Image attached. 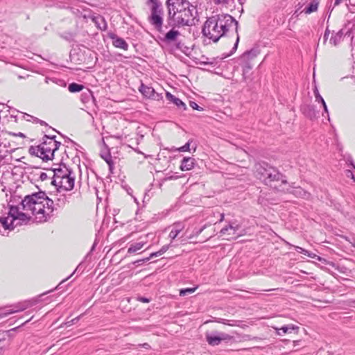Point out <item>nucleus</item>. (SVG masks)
I'll return each instance as SVG.
<instances>
[{"label":"nucleus","mask_w":355,"mask_h":355,"mask_svg":"<svg viewBox=\"0 0 355 355\" xmlns=\"http://www.w3.org/2000/svg\"><path fill=\"white\" fill-rule=\"evenodd\" d=\"M54 202L50 199L44 191L33 193L26 196L18 205H10L9 216L12 218L10 224L12 227H16L21 223L16 222V218L21 210L30 211L35 216L37 223L47 221L52 216L54 211Z\"/></svg>","instance_id":"1"},{"label":"nucleus","mask_w":355,"mask_h":355,"mask_svg":"<svg viewBox=\"0 0 355 355\" xmlns=\"http://www.w3.org/2000/svg\"><path fill=\"white\" fill-rule=\"evenodd\" d=\"M238 21L230 15L218 14L209 17L204 24L202 34L216 42L220 37L226 35L230 32L236 33V40L233 47L235 51L239 42V36L237 33Z\"/></svg>","instance_id":"2"},{"label":"nucleus","mask_w":355,"mask_h":355,"mask_svg":"<svg viewBox=\"0 0 355 355\" xmlns=\"http://www.w3.org/2000/svg\"><path fill=\"white\" fill-rule=\"evenodd\" d=\"M168 26H190L194 24L196 7L188 0H167Z\"/></svg>","instance_id":"3"},{"label":"nucleus","mask_w":355,"mask_h":355,"mask_svg":"<svg viewBox=\"0 0 355 355\" xmlns=\"http://www.w3.org/2000/svg\"><path fill=\"white\" fill-rule=\"evenodd\" d=\"M55 138V135H44L42 144L37 146H30L28 153L31 155L40 157L44 161L52 159L55 151L57 150L61 145V143L57 141Z\"/></svg>","instance_id":"4"},{"label":"nucleus","mask_w":355,"mask_h":355,"mask_svg":"<svg viewBox=\"0 0 355 355\" xmlns=\"http://www.w3.org/2000/svg\"><path fill=\"white\" fill-rule=\"evenodd\" d=\"M256 175L265 184L271 187H276L277 182L286 184L287 181L284 176L279 171L266 163L256 165Z\"/></svg>","instance_id":"5"},{"label":"nucleus","mask_w":355,"mask_h":355,"mask_svg":"<svg viewBox=\"0 0 355 355\" xmlns=\"http://www.w3.org/2000/svg\"><path fill=\"white\" fill-rule=\"evenodd\" d=\"M147 4H151L150 15L148 17L149 22L160 33H164L163 30V10L162 4L158 0H148Z\"/></svg>","instance_id":"6"},{"label":"nucleus","mask_w":355,"mask_h":355,"mask_svg":"<svg viewBox=\"0 0 355 355\" xmlns=\"http://www.w3.org/2000/svg\"><path fill=\"white\" fill-rule=\"evenodd\" d=\"M232 338V336L223 332L206 334V340L211 346L218 345L222 341H228Z\"/></svg>","instance_id":"7"},{"label":"nucleus","mask_w":355,"mask_h":355,"mask_svg":"<svg viewBox=\"0 0 355 355\" xmlns=\"http://www.w3.org/2000/svg\"><path fill=\"white\" fill-rule=\"evenodd\" d=\"M52 171L53 172L52 184L60 179L69 175L72 171L65 164H60L58 167L54 168Z\"/></svg>","instance_id":"8"},{"label":"nucleus","mask_w":355,"mask_h":355,"mask_svg":"<svg viewBox=\"0 0 355 355\" xmlns=\"http://www.w3.org/2000/svg\"><path fill=\"white\" fill-rule=\"evenodd\" d=\"M74 180L75 176L73 174V172H71L69 175H67L62 179L59 180L53 184L55 187L62 188L66 191H71L74 187Z\"/></svg>","instance_id":"9"},{"label":"nucleus","mask_w":355,"mask_h":355,"mask_svg":"<svg viewBox=\"0 0 355 355\" xmlns=\"http://www.w3.org/2000/svg\"><path fill=\"white\" fill-rule=\"evenodd\" d=\"M109 37L112 39V44L116 48L128 50V44L123 38L118 37L114 33H110Z\"/></svg>","instance_id":"10"},{"label":"nucleus","mask_w":355,"mask_h":355,"mask_svg":"<svg viewBox=\"0 0 355 355\" xmlns=\"http://www.w3.org/2000/svg\"><path fill=\"white\" fill-rule=\"evenodd\" d=\"M168 25L166 26L167 28ZM172 28L167 33H165L163 40L166 42L170 43L176 41L178 37L180 35V33L175 29V26H171Z\"/></svg>","instance_id":"11"},{"label":"nucleus","mask_w":355,"mask_h":355,"mask_svg":"<svg viewBox=\"0 0 355 355\" xmlns=\"http://www.w3.org/2000/svg\"><path fill=\"white\" fill-rule=\"evenodd\" d=\"M184 227H185V225L183 223H182V222L175 223L172 225L171 231L170 232L169 235H168L169 238L171 240H174L175 238H177L178 234L184 229Z\"/></svg>","instance_id":"12"},{"label":"nucleus","mask_w":355,"mask_h":355,"mask_svg":"<svg viewBox=\"0 0 355 355\" xmlns=\"http://www.w3.org/2000/svg\"><path fill=\"white\" fill-rule=\"evenodd\" d=\"M195 159L192 157H184L182 160L180 169L183 171H189L194 167Z\"/></svg>","instance_id":"13"},{"label":"nucleus","mask_w":355,"mask_h":355,"mask_svg":"<svg viewBox=\"0 0 355 355\" xmlns=\"http://www.w3.org/2000/svg\"><path fill=\"white\" fill-rule=\"evenodd\" d=\"M166 97L167 100L173 102L178 107L182 108L183 110L187 109L185 103H183L180 98L171 94L170 92H167L166 93Z\"/></svg>","instance_id":"14"},{"label":"nucleus","mask_w":355,"mask_h":355,"mask_svg":"<svg viewBox=\"0 0 355 355\" xmlns=\"http://www.w3.org/2000/svg\"><path fill=\"white\" fill-rule=\"evenodd\" d=\"M311 259L312 263H314L315 266L321 268H325V266L328 264V261L325 259L322 258L318 255L312 254Z\"/></svg>","instance_id":"15"},{"label":"nucleus","mask_w":355,"mask_h":355,"mask_svg":"<svg viewBox=\"0 0 355 355\" xmlns=\"http://www.w3.org/2000/svg\"><path fill=\"white\" fill-rule=\"evenodd\" d=\"M97 28L101 31H105L107 28V23L102 16H97L93 19Z\"/></svg>","instance_id":"16"},{"label":"nucleus","mask_w":355,"mask_h":355,"mask_svg":"<svg viewBox=\"0 0 355 355\" xmlns=\"http://www.w3.org/2000/svg\"><path fill=\"white\" fill-rule=\"evenodd\" d=\"M139 91L144 96L149 98L155 93V89L153 87L144 85V84H141Z\"/></svg>","instance_id":"17"},{"label":"nucleus","mask_w":355,"mask_h":355,"mask_svg":"<svg viewBox=\"0 0 355 355\" xmlns=\"http://www.w3.org/2000/svg\"><path fill=\"white\" fill-rule=\"evenodd\" d=\"M343 35V31L340 30L339 31H338L331 36L330 39V43L334 44V46H336L341 41Z\"/></svg>","instance_id":"18"},{"label":"nucleus","mask_w":355,"mask_h":355,"mask_svg":"<svg viewBox=\"0 0 355 355\" xmlns=\"http://www.w3.org/2000/svg\"><path fill=\"white\" fill-rule=\"evenodd\" d=\"M144 245L145 242H138L131 244L129 248L128 249V253L132 254L136 252L137 251L141 250Z\"/></svg>","instance_id":"19"},{"label":"nucleus","mask_w":355,"mask_h":355,"mask_svg":"<svg viewBox=\"0 0 355 355\" xmlns=\"http://www.w3.org/2000/svg\"><path fill=\"white\" fill-rule=\"evenodd\" d=\"M314 95L315 98V101L320 102L322 105V107L324 108V112L328 114L327 107L325 103V101H324L323 98L320 95L319 92L317 88H315L314 91Z\"/></svg>","instance_id":"20"},{"label":"nucleus","mask_w":355,"mask_h":355,"mask_svg":"<svg viewBox=\"0 0 355 355\" xmlns=\"http://www.w3.org/2000/svg\"><path fill=\"white\" fill-rule=\"evenodd\" d=\"M84 88V86L83 85H80L76 83H72L69 84L68 87V89L71 93H76L82 91Z\"/></svg>","instance_id":"21"},{"label":"nucleus","mask_w":355,"mask_h":355,"mask_svg":"<svg viewBox=\"0 0 355 355\" xmlns=\"http://www.w3.org/2000/svg\"><path fill=\"white\" fill-rule=\"evenodd\" d=\"M294 329L293 325H285L277 329V334L279 335H283L287 333H291Z\"/></svg>","instance_id":"22"},{"label":"nucleus","mask_w":355,"mask_h":355,"mask_svg":"<svg viewBox=\"0 0 355 355\" xmlns=\"http://www.w3.org/2000/svg\"><path fill=\"white\" fill-rule=\"evenodd\" d=\"M30 218L31 216L28 214L20 211L16 218V220L21 221V223H26L30 220Z\"/></svg>","instance_id":"23"},{"label":"nucleus","mask_w":355,"mask_h":355,"mask_svg":"<svg viewBox=\"0 0 355 355\" xmlns=\"http://www.w3.org/2000/svg\"><path fill=\"white\" fill-rule=\"evenodd\" d=\"M257 51L254 49H251L250 51H248L245 52L243 55V58L244 59H252L257 56Z\"/></svg>","instance_id":"24"},{"label":"nucleus","mask_w":355,"mask_h":355,"mask_svg":"<svg viewBox=\"0 0 355 355\" xmlns=\"http://www.w3.org/2000/svg\"><path fill=\"white\" fill-rule=\"evenodd\" d=\"M11 219H10L9 218H1L0 219V222L2 224V225L3 226V227L5 229H10V230H12L15 228V227H12V225L10 224V221L9 222L8 220H10Z\"/></svg>","instance_id":"25"},{"label":"nucleus","mask_w":355,"mask_h":355,"mask_svg":"<svg viewBox=\"0 0 355 355\" xmlns=\"http://www.w3.org/2000/svg\"><path fill=\"white\" fill-rule=\"evenodd\" d=\"M196 289H197V287L181 289L180 291V295L185 296L188 294H191V293H194Z\"/></svg>","instance_id":"26"},{"label":"nucleus","mask_w":355,"mask_h":355,"mask_svg":"<svg viewBox=\"0 0 355 355\" xmlns=\"http://www.w3.org/2000/svg\"><path fill=\"white\" fill-rule=\"evenodd\" d=\"M26 309V306H20L17 309H10L8 312L5 313L3 314V315L6 316V315H8L9 314L14 313L18 312L19 311H23V310H24Z\"/></svg>","instance_id":"27"},{"label":"nucleus","mask_w":355,"mask_h":355,"mask_svg":"<svg viewBox=\"0 0 355 355\" xmlns=\"http://www.w3.org/2000/svg\"><path fill=\"white\" fill-rule=\"evenodd\" d=\"M192 141L189 140L188 142H187L183 146L178 148V150L180 152H186L190 150V145L191 144Z\"/></svg>","instance_id":"28"},{"label":"nucleus","mask_w":355,"mask_h":355,"mask_svg":"<svg viewBox=\"0 0 355 355\" xmlns=\"http://www.w3.org/2000/svg\"><path fill=\"white\" fill-rule=\"evenodd\" d=\"M104 159L107 162V164H108L110 170L112 171L114 163H113V161H112L111 157L109 156L107 157H105Z\"/></svg>","instance_id":"29"},{"label":"nucleus","mask_w":355,"mask_h":355,"mask_svg":"<svg viewBox=\"0 0 355 355\" xmlns=\"http://www.w3.org/2000/svg\"><path fill=\"white\" fill-rule=\"evenodd\" d=\"M23 117L24 119H26L27 121H31L33 123V119H37L36 117L31 116L30 114L23 113Z\"/></svg>","instance_id":"30"},{"label":"nucleus","mask_w":355,"mask_h":355,"mask_svg":"<svg viewBox=\"0 0 355 355\" xmlns=\"http://www.w3.org/2000/svg\"><path fill=\"white\" fill-rule=\"evenodd\" d=\"M190 106L193 109L196 110L201 111L202 110V108L200 107L196 102L194 101H190Z\"/></svg>","instance_id":"31"},{"label":"nucleus","mask_w":355,"mask_h":355,"mask_svg":"<svg viewBox=\"0 0 355 355\" xmlns=\"http://www.w3.org/2000/svg\"><path fill=\"white\" fill-rule=\"evenodd\" d=\"M304 12L305 14L311 13V3H309L306 5L305 8L300 12V14Z\"/></svg>","instance_id":"32"},{"label":"nucleus","mask_w":355,"mask_h":355,"mask_svg":"<svg viewBox=\"0 0 355 355\" xmlns=\"http://www.w3.org/2000/svg\"><path fill=\"white\" fill-rule=\"evenodd\" d=\"M227 227H229V230H232L233 232L232 234H235L236 232L239 228V225H236V226H233L232 224H230L227 226Z\"/></svg>","instance_id":"33"},{"label":"nucleus","mask_w":355,"mask_h":355,"mask_svg":"<svg viewBox=\"0 0 355 355\" xmlns=\"http://www.w3.org/2000/svg\"><path fill=\"white\" fill-rule=\"evenodd\" d=\"M252 69V67L249 64H246L243 69V75H245L247 73H248Z\"/></svg>","instance_id":"34"},{"label":"nucleus","mask_w":355,"mask_h":355,"mask_svg":"<svg viewBox=\"0 0 355 355\" xmlns=\"http://www.w3.org/2000/svg\"><path fill=\"white\" fill-rule=\"evenodd\" d=\"M150 98H152V99L156 100V101H159L160 98H162V96H161V94L155 92V93H153V95L150 96Z\"/></svg>","instance_id":"35"},{"label":"nucleus","mask_w":355,"mask_h":355,"mask_svg":"<svg viewBox=\"0 0 355 355\" xmlns=\"http://www.w3.org/2000/svg\"><path fill=\"white\" fill-rule=\"evenodd\" d=\"M318 1L316 0L312 1V12L316 11L318 10Z\"/></svg>","instance_id":"36"},{"label":"nucleus","mask_w":355,"mask_h":355,"mask_svg":"<svg viewBox=\"0 0 355 355\" xmlns=\"http://www.w3.org/2000/svg\"><path fill=\"white\" fill-rule=\"evenodd\" d=\"M33 123H40L42 125H46V126L48 125L47 123L45 121H44L42 120H40L39 119H33Z\"/></svg>","instance_id":"37"},{"label":"nucleus","mask_w":355,"mask_h":355,"mask_svg":"<svg viewBox=\"0 0 355 355\" xmlns=\"http://www.w3.org/2000/svg\"><path fill=\"white\" fill-rule=\"evenodd\" d=\"M169 248V245H165L162 247V248L159 250L161 254L162 255L165 253Z\"/></svg>","instance_id":"38"},{"label":"nucleus","mask_w":355,"mask_h":355,"mask_svg":"<svg viewBox=\"0 0 355 355\" xmlns=\"http://www.w3.org/2000/svg\"><path fill=\"white\" fill-rule=\"evenodd\" d=\"M346 175L347 177H350L352 179H353L355 181V177H354L352 171H351L350 170L346 171Z\"/></svg>","instance_id":"39"},{"label":"nucleus","mask_w":355,"mask_h":355,"mask_svg":"<svg viewBox=\"0 0 355 355\" xmlns=\"http://www.w3.org/2000/svg\"><path fill=\"white\" fill-rule=\"evenodd\" d=\"M228 0H213L215 4H223L227 3Z\"/></svg>","instance_id":"40"},{"label":"nucleus","mask_w":355,"mask_h":355,"mask_svg":"<svg viewBox=\"0 0 355 355\" xmlns=\"http://www.w3.org/2000/svg\"><path fill=\"white\" fill-rule=\"evenodd\" d=\"M138 300L141 302H145V303H148L150 302V300L148 298H146V297H139L138 298Z\"/></svg>","instance_id":"41"},{"label":"nucleus","mask_w":355,"mask_h":355,"mask_svg":"<svg viewBox=\"0 0 355 355\" xmlns=\"http://www.w3.org/2000/svg\"><path fill=\"white\" fill-rule=\"evenodd\" d=\"M161 253L159 252V251H157V252H153L150 254V257L151 259H153V257H159V256H161Z\"/></svg>","instance_id":"42"},{"label":"nucleus","mask_w":355,"mask_h":355,"mask_svg":"<svg viewBox=\"0 0 355 355\" xmlns=\"http://www.w3.org/2000/svg\"><path fill=\"white\" fill-rule=\"evenodd\" d=\"M40 178L43 181L48 178V175L46 173H41Z\"/></svg>","instance_id":"43"},{"label":"nucleus","mask_w":355,"mask_h":355,"mask_svg":"<svg viewBox=\"0 0 355 355\" xmlns=\"http://www.w3.org/2000/svg\"><path fill=\"white\" fill-rule=\"evenodd\" d=\"M229 230V227L227 226L221 229L220 233V234H225V233Z\"/></svg>","instance_id":"44"},{"label":"nucleus","mask_w":355,"mask_h":355,"mask_svg":"<svg viewBox=\"0 0 355 355\" xmlns=\"http://www.w3.org/2000/svg\"><path fill=\"white\" fill-rule=\"evenodd\" d=\"M78 320V317L74 318V319H72L71 320L67 322L66 324L67 326H69L71 325V324H73L75 321H77Z\"/></svg>","instance_id":"45"},{"label":"nucleus","mask_w":355,"mask_h":355,"mask_svg":"<svg viewBox=\"0 0 355 355\" xmlns=\"http://www.w3.org/2000/svg\"><path fill=\"white\" fill-rule=\"evenodd\" d=\"M206 226L204 225L202 227H201L200 230H198L196 233V236H198L199 234H200L202 233V232L205 229Z\"/></svg>","instance_id":"46"},{"label":"nucleus","mask_w":355,"mask_h":355,"mask_svg":"<svg viewBox=\"0 0 355 355\" xmlns=\"http://www.w3.org/2000/svg\"><path fill=\"white\" fill-rule=\"evenodd\" d=\"M346 78H347V79H350V80H351V81H352V83H354V82H355L354 78V77H353V76H349V77H348V76H347V77H343V78H341V80H343L346 79Z\"/></svg>","instance_id":"47"},{"label":"nucleus","mask_w":355,"mask_h":355,"mask_svg":"<svg viewBox=\"0 0 355 355\" xmlns=\"http://www.w3.org/2000/svg\"><path fill=\"white\" fill-rule=\"evenodd\" d=\"M13 135H16V136H19V137H22V138L26 137V136L24 135V133H22V132H19V133H17V134H15V133H14Z\"/></svg>","instance_id":"48"},{"label":"nucleus","mask_w":355,"mask_h":355,"mask_svg":"<svg viewBox=\"0 0 355 355\" xmlns=\"http://www.w3.org/2000/svg\"><path fill=\"white\" fill-rule=\"evenodd\" d=\"M150 259H151V258H150V257L149 256V257H146V258H144V259H140V261H141L142 262H147V261H149V260H150Z\"/></svg>","instance_id":"49"},{"label":"nucleus","mask_w":355,"mask_h":355,"mask_svg":"<svg viewBox=\"0 0 355 355\" xmlns=\"http://www.w3.org/2000/svg\"><path fill=\"white\" fill-rule=\"evenodd\" d=\"M226 321L227 320L225 319H223V318H219L218 320V322H220V323H223V324H227Z\"/></svg>","instance_id":"50"},{"label":"nucleus","mask_w":355,"mask_h":355,"mask_svg":"<svg viewBox=\"0 0 355 355\" xmlns=\"http://www.w3.org/2000/svg\"><path fill=\"white\" fill-rule=\"evenodd\" d=\"M305 109H306V108H305L304 107H302V110L303 113H304V114H306V115L309 116V112H306V110H305Z\"/></svg>","instance_id":"51"},{"label":"nucleus","mask_w":355,"mask_h":355,"mask_svg":"<svg viewBox=\"0 0 355 355\" xmlns=\"http://www.w3.org/2000/svg\"><path fill=\"white\" fill-rule=\"evenodd\" d=\"M74 272H75V271H73V273H72L70 276H69V277H67L66 279H63V280L60 282V284H62V283L64 282L65 281H67V279H69V278H70V277L73 275V273H74Z\"/></svg>","instance_id":"52"},{"label":"nucleus","mask_w":355,"mask_h":355,"mask_svg":"<svg viewBox=\"0 0 355 355\" xmlns=\"http://www.w3.org/2000/svg\"><path fill=\"white\" fill-rule=\"evenodd\" d=\"M182 44H181L180 42H179L178 44H177V48L179 49H182Z\"/></svg>","instance_id":"53"},{"label":"nucleus","mask_w":355,"mask_h":355,"mask_svg":"<svg viewBox=\"0 0 355 355\" xmlns=\"http://www.w3.org/2000/svg\"><path fill=\"white\" fill-rule=\"evenodd\" d=\"M223 219H224V214H222L220 215V222L223 221Z\"/></svg>","instance_id":"54"},{"label":"nucleus","mask_w":355,"mask_h":355,"mask_svg":"<svg viewBox=\"0 0 355 355\" xmlns=\"http://www.w3.org/2000/svg\"><path fill=\"white\" fill-rule=\"evenodd\" d=\"M303 1H304V0H302V1L299 3V4H302V5L305 4V3H306V2H304Z\"/></svg>","instance_id":"55"},{"label":"nucleus","mask_w":355,"mask_h":355,"mask_svg":"<svg viewBox=\"0 0 355 355\" xmlns=\"http://www.w3.org/2000/svg\"><path fill=\"white\" fill-rule=\"evenodd\" d=\"M140 262H142V261H140V259H139V260L135 261L134 263H139Z\"/></svg>","instance_id":"56"},{"label":"nucleus","mask_w":355,"mask_h":355,"mask_svg":"<svg viewBox=\"0 0 355 355\" xmlns=\"http://www.w3.org/2000/svg\"><path fill=\"white\" fill-rule=\"evenodd\" d=\"M327 35V33L326 31L325 33H324V37H326Z\"/></svg>","instance_id":"57"},{"label":"nucleus","mask_w":355,"mask_h":355,"mask_svg":"<svg viewBox=\"0 0 355 355\" xmlns=\"http://www.w3.org/2000/svg\"><path fill=\"white\" fill-rule=\"evenodd\" d=\"M196 149V146H195L194 148H193V150L195 151Z\"/></svg>","instance_id":"58"},{"label":"nucleus","mask_w":355,"mask_h":355,"mask_svg":"<svg viewBox=\"0 0 355 355\" xmlns=\"http://www.w3.org/2000/svg\"><path fill=\"white\" fill-rule=\"evenodd\" d=\"M354 166V168H355V166Z\"/></svg>","instance_id":"59"}]
</instances>
